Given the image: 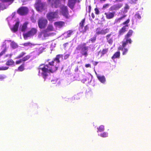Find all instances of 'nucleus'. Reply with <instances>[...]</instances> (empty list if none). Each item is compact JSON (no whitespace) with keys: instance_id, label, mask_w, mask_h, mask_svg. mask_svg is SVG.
<instances>
[{"instance_id":"obj_18","label":"nucleus","mask_w":151,"mask_h":151,"mask_svg":"<svg viewBox=\"0 0 151 151\" xmlns=\"http://www.w3.org/2000/svg\"><path fill=\"white\" fill-rule=\"evenodd\" d=\"M28 23L25 22L22 25H21L20 27V30L22 32H24L27 30Z\"/></svg>"},{"instance_id":"obj_21","label":"nucleus","mask_w":151,"mask_h":151,"mask_svg":"<svg viewBox=\"0 0 151 151\" xmlns=\"http://www.w3.org/2000/svg\"><path fill=\"white\" fill-rule=\"evenodd\" d=\"M19 25V21H17L13 27L11 28V30L14 32H16L18 30Z\"/></svg>"},{"instance_id":"obj_42","label":"nucleus","mask_w":151,"mask_h":151,"mask_svg":"<svg viewBox=\"0 0 151 151\" xmlns=\"http://www.w3.org/2000/svg\"><path fill=\"white\" fill-rule=\"evenodd\" d=\"M137 1V0H130L129 3L131 4H135L136 3Z\"/></svg>"},{"instance_id":"obj_30","label":"nucleus","mask_w":151,"mask_h":151,"mask_svg":"<svg viewBox=\"0 0 151 151\" xmlns=\"http://www.w3.org/2000/svg\"><path fill=\"white\" fill-rule=\"evenodd\" d=\"M67 37H69L73 34V31L72 30H69L67 32Z\"/></svg>"},{"instance_id":"obj_45","label":"nucleus","mask_w":151,"mask_h":151,"mask_svg":"<svg viewBox=\"0 0 151 151\" xmlns=\"http://www.w3.org/2000/svg\"><path fill=\"white\" fill-rule=\"evenodd\" d=\"M23 61L22 59H20L19 60L16 61V63L17 64H18L20 63Z\"/></svg>"},{"instance_id":"obj_4","label":"nucleus","mask_w":151,"mask_h":151,"mask_svg":"<svg viewBox=\"0 0 151 151\" xmlns=\"http://www.w3.org/2000/svg\"><path fill=\"white\" fill-rule=\"evenodd\" d=\"M133 31L132 29H129L127 33L124 36V40L122 41L124 42L125 45L126 43L129 44H131L132 43V41L130 37L132 35Z\"/></svg>"},{"instance_id":"obj_6","label":"nucleus","mask_w":151,"mask_h":151,"mask_svg":"<svg viewBox=\"0 0 151 151\" xmlns=\"http://www.w3.org/2000/svg\"><path fill=\"white\" fill-rule=\"evenodd\" d=\"M14 0H0V8L4 10L9 5L11 4Z\"/></svg>"},{"instance_id":"obj_8","label":"nucleus","mask_w":151,"mask_h":151,"mask_svg":"<svg viewBox=\"0 0 151 151\" xmlns=\"http://www.w3.org/2000/svg\"><path fill=\"white\" fill-rule=\"evenodd\" d=\"M47 17L49 21H53L54 19L58 18V12L56 11L55 12H49L47 14Z\"/></svg>"},{"instance_id":"obj_27","label":"nucleus","mask_w":151,"mask_h":151,"mask_svg":"<svg viewBox=\"0 0 151 151\" xmlns=\"http://www.w3.org/2000/svg\"><path fill=\"white\" fill-rule=\"evenodd\" d=\"M85 21V18H84L79 23V26L80 28L82 29L84 25Z\"/></svg>"},{"instance_id":"obj_34","label":"nucleus","mask_w":151,"mask_h":151,"mask_svg":"<svg viewBox=\"0 0 151 151\" xmlns=\"http://www.w3.org/2000/svg\"><path fill=\"white\" fill-rule=\"evenodd\" d=\"M30 58V56L29 55H27L25 57L23 58L22 59V60L23 61H25L28 59H29Z\"/></svg>"},{"instance_id":"obj_39","label":"nucleus","mask_w":151,"mask_h":151,"mask_svg":"<svg viewBox=\"0 0 151 151\" xmlns=\"http://www.w3.org/2000/svg\"><path fill=\"white\" fill-rule=\"evenodd\" d=\"M96 40V36H94L93 38H91L89 40L91 41L92 43L94 42Z\"/></svg>"},{"instance_id":"obj_51","label":"nucleus","mask_w":151,"mask_h":151,"mask_svg":"<svg viewBox=\"0 0 151 151\" xmlns=\"http://www.w3.org/2000/svg\"><path fill=\"white\" fill-rule=\"evenodd\" d=\"M129 6H128V5H127L125 6V8L126 9H128L129 8Z\"/></svg>"},{"instance_id":"obj_38","label":"nucleus","mask_w":151,"mask_h":151,"mask_svg":"<svg viewBox=\"0 0 151 151\" xmlns=\"http://www.w3.org/2000/svg\"><path fill=\"white\" fill-rule=\"evenodd\" d=\"M23 45L24 46L31 47L32 44L30 42H28L24 44Z\"/></svg>"},{"instance_id":"obj_12","label":"nucleus","mask_w":151,"mask_h":151,"mask_svg":"<svg viewBox=\"0 0 151 151\" xmlns=\"http://www.w3.org/2000/svg\"><path fill=\"white\" fill-rule=\"evenodd\" d=\"M122 46H119L118 48V49L122 51V54L123 55H126L128 52V49L125 47L128 43H126V44H124L123 42H122Z\"/></svg>"},{"instance_id":"obj_50","label":"nucleus","mask_w":151,"mask_h":151,"mask_svg":"<svg viewBox=\"0 0 151 151\" xmlns=\"http://www.w3.org/2000/svg\"><path fill=\"white\" fill-rule=\"evenodd\" d=\"M91 15L93 19H94L95 18V15L93 13H91Z\"/></svg>"},{"instance_id":"obj_40","label":"nucleus","mask_w":151,"mask_h":151,"mask_svg":"<svg viewBox=\"0 0 151 151\" xmlns=\"http://www.w3.org/2000/svg\"><path fill=\"white\" fill-rule=\"evenodd\" d=\"M9 67L7 66H2L0 67V70H7L8 69Z\"/></svg>"},{"instance_id":"obj_26","label":"nucleus","mask_w":151,"mask_h":151,"mask_svg":"<svg viewBox=\"0 0 151 151\" xmlns=\"http://www.w3.org/2000/svg\"><path fill=\"white\" fill-rule=\"evenodd\" d=\"M6 64L7 65H14V62L12 60L10 59L6 62Z\"/></svg>"},{"instance_id":"obj_13","label":"nucleus","mask_w":151,"mask_h":151,"mask_svg":"<svg viewBox=\"0 0 151 151\" xmlns=\"http://www.w3.org/2000/svg\"><path fill=\"white\" fill-rule=\"evenodd\" d=\"M28 11V8L26 7L23 6L20 8L18 10V13L21 15L27 14Z\"/></svg>"},{"instance_id":"obj_47","label":"nucleus","mask_w":151,"mask_h":151,"mask_svg":"<svg viewBox=\"0 0 151 151\" xmlns=\"http://www.w3.org/2000/svg\"><path fill=\"white\" fill-rule=\"evenodd\" d=\"M91 6L90 5L89 6H88V13H90L91 12Z\"/></svg>"},{"instance_id":"obj_15","label":"nucleus","mask_w":151,"mask_h":151,"mask_svg":"<svg viewBox=\"0 0 151 151\" xmlns=\"http://www.w3.org/2000/svg\"><path fill=\"white\" fill-rule=\"evenodd\" d=\"M86 43L83 44V47L81 48V53L82 55H84L86 57L88 55L87 52L88 50V47L86 46Z\"/></svg>"},{"instance_id":"obj_49","label":"nucleus","mask_w":151,"mask_h":151,"mask_svg":"<svg viewBox=\"0 0 151 151\" xmlns=\"http://www.w3.org/2000/svg\"><path fill=\"white\" fill-rule=\"evenodd\" d=\"M5 53V51H3L0 53V56H1L3 55Z\"/></svg>"},{"instance_id":"obj_24","label":"nucleus","mask_w":151,"mask_h":151,"mask_svg":"<svg viewBox=\"0 0 151 151\" xmlns=\"http://www.w3.org/2000/svg\"><path fill=\"white\" fill-rule=\"evenodd\" d=\"M97 77L99 81L102 83H104L105 82L106 79L104 76H99L97 75Z\"/></svg>"},{"instance_id":"obj_9","label":"nucleus","mask_w":151,"mask_h":151,"mask_svg":"<svg viewBox=\"0 0 151 151\" xmlns=\"http://www.w3.org/2000/svg\"><path fill=\"white\" fill-rule=\"evenodd\" d=\"M37 31V29L35 28H32L27 33L23 34V36L25 39H27L28 37L32 36L35 35Z\"/></svg>"},{"instance_id":"obj_37","label":"nucleus","mask_w":151,"mask_h":151,"mask_svg":"<svg viewBox=\"0 0 151 151\" xmlns=\"http://www.w3.org/2000/svg\"><path fill=\"white\" fill-rule=\"evenodd\" d=\"M24 70V65L23 64L20 66L18 68V70L20 71H22Z\"/></svg>"},{"instance_id":"obj_2","label":"nucleus","mask_w":151,"mask_h":151,"mask_svg":"<svg viewBox=\"0 0 151 151\" xmlns=\"http://www.w3.org/2000/svg\"><path fill=\"white\" fill-rule=\"evenodd\" d=\"M65 0H48V2L52 7H60L63 15L66 17V7L64 6Z\"/></svg>"},{"instance_id":"obj_44","label":"nucleus","mask_w":151,"mask_h":151,"mask_svg":"<svg viewBox=\"0 0 151 151\" xmlns=\"http://www.w3.org/2000/svg\"><path fill=\"white\" fill-rule=\"evenodd\" d=\"M109 6V4H104L103 6V8H106Z\"/></svg>"},{"instance_id":"obj_53","label":"nucleus","mask_w":151,"mask_h":151,"mask_svg":"<svg viewBox=\"0 0 151 151\" xmlns=\"http://www.w3.org/2000/svg\"><path fill=\"white\" fill-rule=\"evenodd\" d=\"M106 0H100V1L101 2L103 1H105Z\"/></svg>"},{"instance_id":"obj_48","label":"nucleus","mask_w":151,"mask_h":151,"mask_svg":"<svg viewBox=\"0 0 151 151\" xmlns=\"http://www.w3.org/2000/svg\"><path fill=\"white\" fill-rule=\"evenodd\" d=\"M85 66L86 68L91 67V65L89 64H86Z\"/></svg>"},{"instance_id":"obj_10","label":"nucleus","mask_w":151,"mask_h":151,"mask_svg":"<svg viewBox=\"0 0 151 151\" xmlns=\"http://www.w3.org/2000/svg\"><path fill=\"white\" fill-rule=\"evenodd\" d=\"M47 21L44 18H41L38 21V25L40 29H43L45 28L47 24Z\"/></svg>"},{"instance_id":"obj_52","label":"nucleus","mask_w":151,"mask_h":151,"mask_svg":"<svg viewBox=\"0 0 151 151\" xmlns=\"http://www.w3.org/2000/svg\"><path fill=\"white\" fill-rule=\"evenodd\" d=\"M98 63V62H95L94 63H93V65H94L96 66V65H97V64Z\"/></svg>"},{"instance_id":"obj_54","label":"nucleus","mask_w":151,"mask_h":151,"mask_svg":"<svg viewBox=\"0 0 151 151\" xmlns=\"http://www.w3.org/2000/svg\"><path fill=\"white\" fill-rule=\"evenodd\" d=\"M22 1V2H25V0H21Z\"/></svg>"},{"instance_id":"obj_16","label":"nucleus","mask_w":151,"mask_h":151,"mask_svg":"<svg viewBox=\"0 0 151 151\" xmlns=\"http://www.w3.org/2000/svg\"><path fill=\"white\" fill-rule=\"evenodd\" d=\"M115 12L113 11L112 12H106L104 14L106 15V18L108 19H111L113 18L114 16Z\"/></svg>"},{"instance_id":"obj_46","label":"nucleus","mask_w":151,"mask_h":151,"mask_svg":"<svg viewBox=\"0 0 151 151\" xmlns=\"http://www.w3.org/2000/svg\"><path fill=\"white\" fill-rule=\"evenodd\" d=\"M57 79H55L54 80L51 79V82L53 83H55V82L57 81Z\"/></svg>"},{"instance_id":"obj_20","label":"nucleus","mask_w":151,"mask_h":151,"mask_svg":"<svg viewBox=\"0 0 151 151\" xmlns=\"http://www.w3.org/2000/svg\"><path fill=\"white\" fill-rule=\"evenodd\" d=\"M54 24L57 28H60L64 25L65 23L62 21H59L55 22Z\"/></svg>"},{"instance_id":"obj_43","label":"nucleus","mask_w":151,"mask_h":151,"mask_svg":"<svg viewBox=\"0 0 151 151\" xmlns=\"http://www.w3.org/2000/svg\"><path fill=\"white\" fill-rule=\"evenodd\" d=\"M94 10L95 11V14H99V11L97 8H95L94 9Z\"/></svg>"},{"instance_id":"obj_32","label":"nucleus","mask_w":151,"mask_h":151,"mask_svg":"<svg viewBox=\"0 0 151 151\" xmlns=\"http://www.w3.org/2000/svg\"><path fill=\"white\" fill-rule=\"evenodd\" d=\"M88 25H86L84 27V29L82 30L81 32H82L83 34L85 32H86V31L88 30Z\"/></svg>"},{"instance_id":"obj_23","label":"nucleus","mask_w":151,"mask_h":151,"mask_svg":"<svg viewBox=\"0 0 151 151\" xmlns=\"http://www.w3.org/2000/svg\"><path fill=\"white\" fill-rule=\"evenodd\" d=\"M120 53L119 51H117L115 53L113 56L111 57V59L114 60L115 58H120Z\"/></svg>"},{"instance_id":"obj_28","label":"nucleus","mask_w":151,"mask_h":151,"mask_svg":"<svg viewBox=\"0 0 151 151\" xmlns=\"http://www.w3.org/2000/svg\"><path fill=\"white\" fill-rule=\"evenodd\" d=\"M98 131L97 132H102L104 130V126L103 125H101L98 128Z\"/></svg>"},{"instance_id":"obj_17","label":"nucleus","mask_w":151,"mask_h":151,"mask_svg":"<svg viewBox=\"0 0 151 151\" xmlns=\"http://www.w3.org/2000/svg\"><path fill=\"white\" fill-rule=\"evenodd\" d=\"M53 27L52 24H50L47 27L46 29L43 30V33H46L47 36H49L48 33L51 31H53Z\"/></svg>"},{"instance_id":"obj_31","label":"nucleus","mask_w":151,"mask_h":151,"mask_svg":"<svg viewBox=\"0 0 151 151\" xmlns=\"http://www.w3.org/2000/svg\"><path fill=\"white\" fill-rule=\"evenodd\" d=\"M135 17L136 19H141V17L140 14H139V13L137 12L136 13L135 15Z\"/></svg>"},{"instance_id":"obj_3","label":"nucleus","mask_w":151,"mask_h":151,"mask_svg":"<svg viewBox=\"0 0 151 151\" xmlns=\"http://www.w3.org/2000/svg\"><path fill=\"white\" fill-rule=\"evenodd\" d=\"M129 22L130 19H128L126 21L122 23V24L124 25V26L122 27L119 31V36L123 35L127 31V29L129 27L128 24Z\"/></svg>"},{"instance_id":"obj_11","label":"nucleus","mask_w":151,"mask_h":151,"mask_svg":"<svg viewBox=\"0 0 151 151\" xmlns=\"http://www.w3.org/2000/svg\"><path fill=\"white\" fill-rule=\"evenodd\" d=\"M109 31V28H107L105 29H103L99 27L96 29V34L98 35H105L108 33Z\"/></svg>"},{"instance_id":"obj_7","label":"nucleus","mask_w":151,"mask_h":151,"mask_svg":"<svg viewBox=\"0 0 151 151\" xmlns=\"http://www.w3.org/2000/svg\"><path fill=\"white\" fill-rule=\"evenodd\" d=\"M45 3L42 2L40 0H37L35 5L36 10L39 12H41L44 9Z\"/></svg>"},{"instance_id":"obj_1","label":"nucleus","mask_w":151,"mask_h":151,"mask_svg":"<svg viewBox=\"0 0 151 151\" xmlns=\"http://www.w3.org/2000/svg\"><path fill=\"white\" fill-rule=\"evenodd\" d=\"M62 59L63 55H58L53 61L49 62L48 64L40 65L38 68V75L42 76L45 81H49L50 78V72L53 73L57 70L60 61Z\"/></svg>"},{"instance_id":"obj_5","label":"nucleus","mask_w":151,"mask_h":151,"mask_svg":"<svg viewBox=\"0 0 151 151\" xmlns=\"http://www.w3.org/2000/svg\"><path fill=\"white\" fill-rule=\"evenodd\" d=\"M125 0H115V2L117 3V4H114L111 6L109 9V11H113L114 10H117L122 8L123 6V4L121 3Z\"/></svg>"},{"instance_id":"obj_29","label":"nucleus","mask_w":151,"mask_h":151,"mask_svg":"<svg viewBox=\"0 0 151 151\" xmlns=\"http://www.w3.org/2000/svg\"><path fill=\"white\" fill-rule=\"evenodd\" d=\"M43 30H42L41 32L40 33L38 34V37L39 38H41L42 37V35H43L45 37H46L48 36H47V35L46 33H43Z\"/></svg>"},{"instance_id":"obj_35","label":"nucleus","mask_w":151,"mask_h":151,"mask_svg":"<svg viewBox=\"0 0 151 151\" xmlns=\"http://www.w3.org/2000/svg\"><path fill=\"white\" fill-rule=\"evenodd\" d=\"M26 54V53L24 52H22L17 57H16V58H21L23 57L25 54Z\"/></svg>"},{"instance_id":"obj_19","label":"nucleus","mask_w":151,"mask_h":151,"mask_svg":"<svg viewBox=\"0 0 151 151\" xmlns=\"http://www.w3.org/2000/svg\"><path fill=\"white\" fill-rule=\"evenodd\" d=\"M111 33L108 34L106 36L107 42L110 44H111L113 42V39L111 37Z\"/></svg>"},{"instance_id":"obj_36","label":"nucleus","mask_w":151,"mask_h":151,"mask_svg":"<svg viewBox=\"0 0 151 151\" xmlns=\"http://www.w3.org/2000/svg\"><path fill=\"white\" fill-rule=\"evenodd\" d=\"M11 46L13 48H17V44L13 42H12L11 43Z\"/></svg>"},{"instance_id":"obj_33","label":"nucleus","mask_w":151,"mask_h":151,"mask_svg":"<svg viewBox=\"0 0 151 151\" xmlns=\"http://www.w3.org/2000/svg\"><path fill=\"white\" fill-rule=\"evenodd\" d=\"M108 134L106 132H104L100 134V136L103 137H106L108 136Z\"/></svg>"},{"instance_id":"obj_25","label":"nucleus","mask_w":151,"mask_h":151,"mask_svg":"<svg viewBox=\"0 0 151 151\" xmlns=\"http://www.w3.org/2000/svg\"><path fill=\"white\" fill-rule=\"evenodd\" d=\"M126 17V15H124L119 18H116L115 20V23H119L121 22V20Z\"/></svg>"},{"instance_id":"obj_22","label":"nucleus","mask_w":151,"mask_h":151,"mask_svg":"<svg viewBox=\"0 0 151 151\" xmlns=\"http://www.w3.org/2000/svg\"><path fill=\"white\" fill-rule=\"evenodd\" d=\"M108 51V48H105L103 49L101 51L100 50L98 53V55H99V53H101V57H102L104 55L107 53Z\"/></svg>"},{"instance_id":"obj_14","label":"nucleus","mask_w":151,"mask_h":151,"mask_svg":"<svg viewBox=\"0 0 151 151\" xmlns=\"http://www.w3.org/2000/svg\"><path fill=\"white\" fill-rule=\"evenodd\" d=\"M79 0H68V5L71 9H73L76 3H79Z\"/></svg>"},{"instance_id":"obj_41","label":"nucleus","mask_w":151,"mask_h":151,"mask_svg":"<svg viewBox=\"0 0 151 151\" xmlns=\"http://www.w3.org/2000/svg\"><path fill=\"white\" fill-rule=\"evenodd\" d=\"M6 76L4 75H0V81H2L6 78Z\"/></svg>"}]
</instances>
